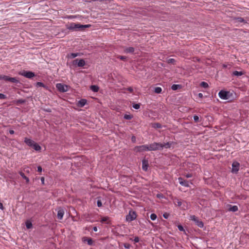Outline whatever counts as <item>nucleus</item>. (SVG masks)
I'll use <instances>...</instances> for the list:
<instances>
[{
	"instance_id": "39448f33",
	"label": "nucleus",
	"mask_w": 249,
	"mask_h": 249,
	"mask_svg": "<svg viewBox=\"0 0 249 249\" xmlns=\"http://www.w3.org/2000/svg\"><path fill=\"white\" fill-rule=\"evenodd\" d=\"M190 220L194 221L195 222L196 224L199 228L203 227V223L201 221H200L198 219V218L196 217L195 215H191Z\"/></svg>"
},
{
	"instance_id": "72a5a7b5",
	"label": "nucleus",
	"mask_w": 249,
	"mask_h": 249,
	"mask_svg": "<svg viewBox=\"0 0 249 249\" xmlns=\"http://www.w3.org/2000/svg\"><path fill=\"white\" fill-rule=\"evenodd\" d=\"M108 219H109V217L107 216L103 217L102 218V219L101 220V222L102 223H103V222L107 221Z\"/></svg>"
},
{
	"instance_id": "a211bd4d",
	"label": "nucleus",
	"mask_w": 249,
	"mask_h": 249,
	"mask_svg": "<svg viewBox=\"0 0 249 249\" xmlns=\"http://www.w3.org/2000/svg\"><path fill=\"white\" fill-rule=\"evenodd\" d=\"M173 142H167L163 143H161L162 149L163 148H169L171 147Z\"/></svg>"
},
{
	"instance_id": "49530a36",
	"label": "nucleus",
	"mask_w": 249,
	"mask_h": 249,
	"mask_svg": "<svg viewBox=\"0 0 249 249\" xmlns=\"http://www.w3.org/2000/svg\"><path fill=\"white\" fill-rule=\"evenodd\" d=\"M17 103L22 104L24 103V100L22 99L18 100L17 101Z\"/></svg>"
},
{
	"instance_id": "f8f14e48",
	"label": "nucleus",
	"mask_w": 249,
	"mask_h": 249,
	"mask_svg": "<svg viewBox=\"0 0 249 249\" xmlns=\"http://www.w3.org/2000/svg\"><path fill=\"white\" fill-rule=\"evenodd\" d=\"M178 180L179 181V183L180 185L182 186H185V187H189V183L188 181L186 180H184L182 178L179 177L178 178Z\"/></svg>"
},
{
	"instance_id": "dca6fc26",
	"label": "nucleus",
	"mask_w": 249,
	"mask_h": 249,
	"mask_svg": "<svg viewBox=\"0 0 249 249\" xmlns=\"http://www.w3.org/2000/svg\"><path fill=\"white\" fill-rule=\"evenodd\" d=\"M135 49L132 47H126L124 49V52L126 53H133Z\"/></svg>"
},
{
	"instance_id": "5fc2aeb1",
	"label": "nucleus",
	"mask_w": 249,
	"mask_h": 249,
	"mask_svg": "<svg viewBox=\"0 0 249 249\" xmlns=\"http://www.w3.org/2000/svg\"><path fill=\"white\" fill-rule=\"evenodd\" d=\"M198 96L200 98H202L203 95V94L201 93H199L198 94Z\"/></svg>"
},
{
	"instance_id": "ea45409f",
	"label": "nucleus",
	"mask_w": 249,
	"mask_h": 249,
	"mask_svg": "<svg viewBox=\"0 0 249 249\" xmlns=\"http://www.w3.org/2000/svg\"><path fill=\"white\" fill-rule=\"evenodd\" d=\"M7 97L5 95L2 94V93H0V99H6Z\"/></svg>"
},
{
	"instance_id": "9d476101",
	"label": "nucleus",
	"mask_w": 249,
	"mask_h": 249,
	"mask_svg": "<svg viewBox=\"0 0 249 249\" xmlns=\"http://www.w3.org/2000/svg\"><path fill=\"white\" fill-rule=\"evenodd\" d=\"M73 64L77 65L79 67H82L85 65V61L83 59L80 60L76 59L73 61Z\"/></svg>"
},
{
	"instance_id": "603ef678",
	"label": "nucleus",
	"mask_w": 249,
	"mask_h": 249,
	"mask_svg": "<svg viewBox=\"0 0 249 249\" xmlns=\"http://www.w3.org/2000/svg\"><path fill=\"white\" fill-rule=\"evenodd\" d=\"M0 209L3 210L4 209V207L3 204L0 202Z\"/></svg>"
},
{
	"instance_id": "7ed1b4c3",
	"label": "nucleus",
	"mask_w": 249,
	"mask_h": 249,
	"mask_svg": "<svg viewBox=\"0 0 249 249\" xmlns=\"http://www.w3.org/2000/svg\"><path fill=\"white\" fill-rule=\"evenodd\" d=\"M0 80H3L5 81H10L13 83H18L19 81L15 77H10L7 75H0Z\"/></svg>"
},
{
	"instance_id": "c03bdc74",
	"label": "nucleus",
	"mask_w": 249,
	"mask_h": 249,
	"mask_svg": "<svg viewBox=\"0 0 249 249\" xmlns=\"http://www.w3.org/2000/svg\"><path fill=\"white\" fill-rule=\"evenodd\" d=\"M185 176L187 178H191L193 177V175L192 174H190V173H188V174H187L185 175Z\"/></svg>"
},
{
	"instance_id": "13d9d810",
	"label": "nucleus",
	"mask_w": 249,
	"mask_h": 249,
	"mask_svg": "<svg viewBox=\"0 0 249 249\" xmlns=\"http://www.w3.org/2000/svg\"><path fill=\"white\" fill-rule=\"evenodd\" d=\"M223 67L224 68H226L227 67V66L225 64H223Z\"/></svg>"
},
{
	"instance_id": "f3484780",
	"label": "nucleus",
	"mask_w": 249,
	"mask_h": 249,
	"mask_svg": "<svg viewBox=\"0 0 249 249\" xmlns=\"http://www.w3.org/2000/svg\"><path fill=\"white\" fill-rule=\"evenodd\" d=\"M24 142L27 144L28 146L32 147L33 145L34 144L35 142L32 140L28 139L27 138H25L24 139Z\"/></svg>"
},
{
	"instance_id": "c9c22d12",
	"label": "nucleus",
	"mask_w": 249,
	"mask_h": 249,
	"mask_svg": "<svg viewBox=\"0 0 249 249\" xmlns=\"http://www.w3.org/2000/svg\"><path fill=\"white\" fill-rule=\"evenodd\" d=\"M175 203H176V204L179 207H180L182 205L181 201L178 199H177V201Z\"/></svg>"
},
{
	"instance_id": "37998d69",
	"label": "nucleus",
	"mask_w": 249,
	"mask_h": 249,
	"mask_svg": "<svg viewBox=\"0 0 249 249\" xmlns=\"http://www.w3.org/2000/svg\"><path fill=\"white\" fill-rule=\"evenodd\" d=\"M118 58L122 60H125L126 59V57L125 56L120 55V56H118Z\"/></svg>"
},
{
	"instance_id": "4468645a",
	"label": "nucleus",
	"mask_w": 249,
	"mask_h": 249,
	"mask_svg": "<svg viewBox=\"0 0 249 249\" xmlns=\"http://www.w3.org/2000/svg\"><path fill=\"white\" fill-rule=\"evenodd\" d=\"M64 211L62 209H60L58 210L57 212V218L58 219L61 220L63 218V215L64 214Z\"/></svg>"
},
{
	"instance_id": "4d7b16f0",
	"label": "nucleus",
	"mask_w": 249,
	"mask_h": 249,
	"mask_svg": "<svg viewBox=\"0 0 249 249\" xmlns=\"http://www.w3.org/2000/svg\"><path fill=\"white\" fill-rule=\"evenodd\" d=\"M93 230L94 231H97V228L96 227H94L93 228Z\"/></svg>"
},
{
	"instance_id": "bb28decb",
	"label": "nucleus",
	"mask_w": 249,
	"mask_h": 249,
	"mask_svg": "<svg viewBox=\"0 0 249 249\" xmlns=\"http://www.w3.org/2000/svg\"><path fill=\"white\" fill-rule=\"evenodd\" d=\"M26 226L28 229H30L32 228L33 225L30 221H27L26 222Z\"/></svg>"
},
{
	"instance_id": "f257e3e1",
	"label": "nucleus",
	"mask_w": 249,
	"mask_h": 249,
	"mask_svg": "<svg viewBox=\"0 0 249 249\" xmlns=\"http://www.w3.org/2000/svg\"><path fill=\"white\" fill-rule=\"evenodd\" d=\"M90 25H81L78 23L72 22L69 25H67V28L70 30L72 31H82L85 28H88Z\"/></svg>"
},
{
	"instance_id": "b1692460",
	"label": "nucleus",
	"mask_w": 249,
	"mask_h": 249,
	"mask_svg": "<svg viewBox=\"0 0 249 249\" xmlns=\"http://www.w3.org/2000/svg\"><path fill=\"white\" fill-rule=\"evenodd\" d=\"M90 89L93 92H97L99 90V87L96 85L91 86Z\"/></svg>"
},
{
	"instance_id": "393cba45",
	"label": "nucleus",
	"mask_w": 249,
	"mask_h": 249,
	"mask_svg": "<svg viewBox=\"0 0 249 249\" xmlns=\"http://www.w3.org/2000/svg\"><path fill=\"white\" fill-rule=\"evenodd\" d=\"M180 87L181 86L179 85L174 84L172 86L171 89H173L174 90H177L179 88H180Z\"/></svg>"
},
{
	"instance_id": "a878e982",
	"label": "nucleus",
	"mask_w": 249,
	"mask_h": 249,
	"mask_svg": "<svg viewBox=\"0 0 249 249\" xmlns=\"http://www.w3.org/2000/svg\"><path fill=\"white\" fill-rule=\"evenodd\" d=\"M152 127L155 128H160L162 126L160 123H154L152 124Z\"/></svg>"
},
{
	"instance_id": "20e7f679",
	"label": "nucleus",
	"mask_w": 249,
	"mask_h": 249,
	"mask_svg": "<svg viewBox=\"0 0 249 249\" xmlns=\"http://www.w3.org/2000/svg\"><path fill=\"white\" fill-rule=\"evenodd\" d=\"M137 215L134 211H130L129 213L126 216V220L131 222L136 218Z\"/></svg>"
},
{
	"instance_id": "e433bc0d",
	"label": "nucleus",
	"mask_w": 249,
	"mask_h": 249,
	"mask_svg": "<svg viewBox=\"0 0 249 249\" xmlns=\"http://www.w3.org/2000/svg\"><path fill=\"white\" fill-rule=\"evenodd\" d=\"M36 86L37 87H45L44 84L43 83L40 82H38L36 83Z\"/></svg>"
},
{
	"instance_id": "a19ab883",
	"label": "nucleus",
	"mask_w": 249,
	"mask_h": 249,
	"mask_svg": "<svg viewBox=\"0 0 249 249\" xmlns=\"http://www.w3.org/2000/svg\"><path fill=\"white\" fill-rule=\"evenodd\" d=\"M178 229L179 231H184V229L182 226L179 225L178 226Z\"/></svg>"
},
{
	"instance_id": "1a4fd4ad",
	"label": "nucleus",
	"mask_w": 249,
	"mask_h": 249,
	"mask_svg": "<svg viewBox=\"0 0 249 249\" xmlns=\"http://www.w3.org/2000/svg\"><path fill=\"white\" fill-rule=\"evenodd\" d=\"M240 164L237 161H233L232 164L231 172L233 173H236L239 169Z\"/></svg>"
},
{
	"instance_id": "c756f323",
	"label": "nucleus",
	"mask_w": 249,
	"mask_h": 249,
	"mask_svg": "<svg viewBox=\"0 0 249 249\" xmlns=\"http://www.w3.org/2000/svg\"><path fill=\"white\" fill-rule=\"evenodd\" d=\"M176 62V60L173 58H169L167 59V62L169 64H174Z\"/></svg>"
},
{
	"instance_id": "7c9ffc66",
	"label": "nucleus",
	"mask_w": 249,
	"mask_h": 249,
	"mask_svg": "<svg viewBox=\"0 0 249 249\" xmlns=\"http://www.w3.org/2000/svg\"><path fill=\"white\" fill-rule=\"evenodd\" d=\"M200 86L204 88H207L209 86L208 83L205 82H202L200 83Z\"/></svg>"
},
{
	"instance_id": "473e14b6",
	"label": "nucleus",
	"mask_w": 249,
	"mask_h": 249,
	"mask_svg": "<svg viewBox=\"0 0 249 249\" xmlns=\"http://www.w3.org/2000/svg\"><path fill=\"white\" fill-rule=\"evenodd\" d=\"M78 55V53H71L70 55V57L71 58H74Z\"/></svg>"
},
{
	"instance_id": "6e6d98bb",
	"label": "nucleus",
	"mask_w": 249,
	"mask_h": 249,
	"mask_svg": "<svg viewBox=\"0 0 249 249\" xmlns=\"http://www.w3.org/2000/svg\"><path fill=\"white\" fill-rule=\"evenodd\" d=\"M14 132H14V131L13 130H9V133H10V134H14Z\"/></svg>"
},
{
	"instance_id": "f704fd0d",
	"label": "nucleus",
	"mask_w": 249,
	"mask_h": 249,
	"mask_svg": "<svg viewBox=\"0 0 249 249\" xmlns=\"http://www.w3.org/2000/svg\"><path fill=\"white\" fill-rule=\"evenodd\" d=\"M133 107L136 109H138L140 107V105L139 104H135L133 105Z\"/></svg>"
},
{
	"instance_id": "4be33fe9",
	"label": "nucleus",
	"mask_w": 249,
	"mask_h": 249,
	"mask_svg": "<svg viewBox=\"0 0 249 249\" xmlns=\"http://www.w3.org/2000/svg\"><path fill=\"white\" fill-rule=\"evenodd\" d=\"M243 74H244V72L242 71H234L233 72H232V75H234V76H241Z\"/></svg>"
},
{
	"instance_id": "423d86ee",
	"label": "nucleus",
	"mask_w": 249,
	"mask_h": 249,
	"mask_svg": "<svg viewBox=\"0 0 249 249\" xmlns=\"http://www.w3.org/2000/svg\"><path fill=\"white\" fill-rule=\"evenodd\" d=\"M19 74L28 78H32L35 76V73L30 71H25L19 72Z\"/></svg>"
},
{
	"instance_id": "aec40b11",
	"label": "nucleus",
	"mask_w": 249,
	"mask_h": 249,
	"mask_svg": "<svg viewBox=\"0 0 249 249\" xmlns=\"http://www.w3.org/2000/svg\"><path fill=\"white\" fill-rule=\"evenodd\" d=\"M87 103V100L85 99H81L79 101L78 103V106L80 107H84Z\"/></svg>"
},
{
	"instance_id": "9b49d317",
	"label": "nucleus",
	"mask_w": 249,
	"mask_h": 249,
	"mask_svg": "<svg viewBox=\"0 0 249 249\" xmlns=\"http://www.w3.org/2000/svg\"><path fill=\"white\" fill-rule=\"evenodd\" d=\"M56 87L58 90L61 92H65L68 89V87L61 83L57 84Z\"/></svg>"
},
{
	"instance_id": "6e6552de",
	"label": "nucleus",
	"mask_w": 249,
	"mask_h": 249,
	"mask_svg": "<svg viewBox=\"0 0 249 249\" xmlns=\"http://www.w3.org/2000/svg\"><path fill=\"white\" fill-rule=\"evenodd\" d=\"M229 93L228 91L222 90L219 92L218 95L221 99L227 100L229 98Z\"/></svg>"
},
{
	"instance_id": "5701e85b",
	"label": "nucleus",
	"mask_w": 249,
	"mask_h": 249,
	"mask_svg": "<svg viewBox=\"0 0 249 249\" xmlns=\"http://www.w3.org/2000/svg\"><path fill=\"white\" fill-rule=\"evenodd\" d=\"M19 174L23 178L25 179L26 182L27 183H28L29 182V178H27L23 172H19Z\"/></svg>"
},
{
	"instance_id": "3c124183",
	"label": "nucleus",
	"mask_w": 249,
	"mask_h": 249,
	"mask_svg": "<svg viewBox=\"0 0 249 249\" xmlns=\"http://www.w3.org/2000/svg\"><path fill=\"white\" fill-rule=\"evenodd\" d=\"M131 141L132 142H136V137L134 136H133L131 138Z\"/></svg>"
},
{
	"instance_id": "09e8293b",
	"label": "nucleus",
	"mask_w": 249,
	"mask_h": 249,
	"mask_svg": "<svg viewBox=\"0 0 249 249\" xmlns=\"http://www.w3.org/2000/svg\"><path fill=\"white\" fill-rule=\"evenodd\" d=\"M42 171V167L40 166L37 167V171L39 172H41Z\"/></svg>"
},
{
	"instance_id": "6ab92c4d",
	"label": "nucleus",
	"mask_w": 249,
	"mask_h": 249,
	"mask_svg": "<svg viewBox=\"0 0 249 249\" xmlns=\"http://www.w3.org/2000/svg\"><path fill=\"white\" fill-rule=\"evenodd\" d=\"M83 241L87 242L89 245L91 246L93 244V241L90 238L84 237L83 238Z\"/></svg>"
},
{
	"instance_id": "f03ea898",
	"label": "nucleus",
	"mask_w": 249,
	"mask_h": 249,
	"mask_svg": "<svg viewBox=\"0 0 249 249\" xmlns=\"http://www.w3.org/2000/svg\"><path fill=\"white\" fill-rule=\"evenodd\" d=\"M149 151L162 150L161 143L153 142L148 145Z\"/></svg>"
},
{
	"instance_id": "2f4dec72",
	"label": "nucleus",
	"mask_w": 249,
	"mask_h": 249,
	"mask_svg": "<svg viewBox=\"0 0 249 249\" xmlns=\"http://www.w3.org/2000/svg\"><path fill=\"white\" fill-rule=\"evenodd\" d=\"M157 217V215L155 213H152L150 215V218L152 220H156Z\"/></svg>"
},
{
	"instance_id": "79ce46f5",
	"label": "nucleus",
	"mask_w": 249,
	"mask_h": 249,
	"mask_svg": "<svg viewBox=\"0 0 249 249\" xmlns=\"http://www.w3.org/2000/svg\"><path fill=\"white\" fill-rule=\"evenodd\" d=\"M124 246L125 249H129L130 247V245L128 243H124Z\"/></svg>"
},
{
	"instance_id": "c85d7f7f",
	"label": "nucleus",
	"mask_w": 249,
	"mask_h": 249,
	"mask_svg": "<svg viewBox=\"0 0 249 249\" xmlns=\"http://www.w3.org/2000/svg\"><path fill=\"white\" fill-rule=\"evenodd\" d=\"M124 118L126 120H130L133 118V116L131 114H125Z\"/></svg>"
},
{
	"instance_id": "cd10ccee",
	"label": "nucleus",
	"mask_w": 249,
	"mask_h": 249,
	"mask_svg": "<svg viewBox=\"0 0 249 249\" xmlns=\"http://www.w3.org/2000/svg\"><path fill=\"white\" fill-rule=\"evenodd\" d=\"M162 91L161 88L160 87H156L154 89V91L156 93H160Z\"/></svg>"
},
{
	"instance_id": "8fccbe9b",
	"label": "nucleus",
	"mask_w": 249,
	"mask_h": 249,
	"mask_svg": "<svg viewBox=\"0 0 249 249\" xmlns=\"http://www.w3.org/2000/svg\"><path fill=\"white\" fill-rule=\"evenodd\" d=\"M127 90L130 92H132L133 91V89L132 87H129L127 88Z\"/></svg>"
},
{
	"instance_id": "58836bf2",
	"label": "nucleus",
	"mask_w": 249,
	"mask_h": 249,
	"mask_svg": "<svg viewBox=\"0 0 249 249\" xmlns=\"http://www.w3.org/2000/svg\"><path fill=\"white\" fill-rule=\"evenodd\" d=\"M194 120L195 122H198L199 121V117L197 115H194Z\"/></svg>"
},
{
	"instance_id": "ddd939ff",
	"label": "nucleus",
	"mask_w": 249,
	"mask_h": 249,
	"mask_svg": "<svg viewBox=\"0 0 249 249\" xmlns=\"http://www.w3.org/2000/svg\"><path fill=\"white\" fill-rule=\"evenodd\" d=\"M148 166V161L147 160L144 159L142 161V168L143 170L146 171L147 170Z\"/></svg>"
},
{
	"instance_id": "a18cd8bd",
	"label": "nucleus",
	"mask_w": 249,
	"mask_h": 249,
	"mask_svg": "<svg viewBox=\"0 0 249 249\" xmlns=\"http://www.w3.org/2000/svg\"><path fill=\"white\" fill-rule=\"evenodd\" d=\"M140 241V239H139V238L138 237H135L134 239V241L135 243H138Z\"/></svg>"
},
{
	"instance_id": "2eb2a0df",
	"label": "nucleus",
	"mask_w": 249,
	"mask_h": 249,
	"mask_svg": "<svg viewBox=\"0 0 249 249\" xmlns=\"http://www.w3.org/2000/svg\"><path fill=\"white\" fill-rule=\"evenodd\" d=\"M228 211L230 212H235L238 210V208L237 206H232L231 205H228Z\"/></svg>"
},
{
	"instance_id": "4c0bfd02",
	"label": "nucleus",
	"mask_w": 249,
	"mask_h": 249,
	"mask_svg": "<svg viewBox=\"0 0 249 249\" xmlns=\"http://www.w3.org/2000/svg\"><path fill=\"white\" fill-rule=\"evenodd\" d=\"M97 205L98 207H101L102 206V203L101 200L98 199L97 201Z\"/></svg>"
},
{
	"instance_id": "864d4df0",
	"label": "nucleus",
	"mask_w": 249,
	"mask_h": 249,
	"mask_svg": "<svg viewBox=\"0 0 249 249\" xmlns=\"http://www.w3.org/2000/svg\"><path fill=\"white\" fill-rule=\"evenodd\" d=\"M41 183L42 184H44V177H41Z\"/></svg>"
},
{
	"instance_id": "0eeeda50",
	"label": "nucleus",
	"mask_w": 249,
	"mask_h": 249,
	"mask_svg": "<svg viewBox=\"0 0 249 249\" xmlns=\"http://www.w3.org/2000/svg\"><path fill=\"white\" fill-rule=\"evenodd\" d=\"M135 150L136 152H143L145 151H149L148 145H142L137 146L135 147Z\"/></svg>"
},
{
	"instance_id": "de8ad7c7",
	"label": "nucleus",
	"mask_w": 249,
	"mask_h": 249,
	"mask_svg": "<svg viewBox=\"0 0 249 249\" xmlns=\"http://www.w3.org/2000/svg\"><path fill=\"white\" fill-rule=\"evenodd\" d=\"M163 217L164 218L167 219L168 218V216H169V214H168L167 213H165L163 214Z\"/></svg>"
},
{
	"instance_id": "412c9836",
	"label": "nucleus",
	"mask_w": 249,
	"mask_h": 249,
	"mask_svg": "<svg viewBox=\"0 0 249 249\" xmlns=\"http://www.w3.org/2000/svg\"><path fill=\"white\" fill-rule=\"evenodd\" d=\"M36 151H39L41 150V147L36 142L32 146Z\"/></svg>"
}]
</instances>
